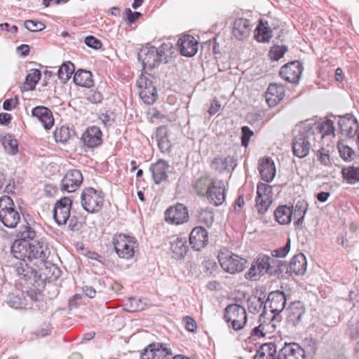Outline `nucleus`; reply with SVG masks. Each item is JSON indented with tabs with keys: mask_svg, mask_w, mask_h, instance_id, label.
<instances>
[{
	"mask_svg": "<svg viewBox=\"0 0 359 359\" xmlns=\"http://www.w3.org/2000/svg\"><path fill=\"white\" fill-rule=\"evenodd\" d=\"M126 306V310L128 312H136L144 310L147 305L142 299L130 297L128 300Z\"/></svg>",
	"mask_w": 359,
	"mask_h": 359,
	"instance_id": "50",
	"label": "nucleus"
},
{
	"mask_svg": "<svg viewBox=\"0 0 359 359\" xmlns=\"http://www.w3.org/2000/svg\"><path fill=\"white\" fill-rule=\"evenodd\" d=\"M36 236V232L34 229L30 226L29 224H27L25 225H22L18 233V239L17 240H23V241H28V240H33Z\"/></svg>",
	"mask_w": 359,
	"mask_h": 359,
	"instance_id": "49",
	"label": "nucleus"
},
{
	"mask_svg": "<svg viewBox=\"0 0 359 359\" xmlns=\"http://www.w3.org/2000/svg\"><path fill=\"white\" fill-rule=\"evenodd\" d=\"M285 35V30L279 26L271 29V39L273 38V46L271 47V60H279L288 50L287 46L283 44Z\"/></svg>",
	"mask_w": 359,
	"mask_h": 359,
	"instance_id": "8",
	"label": "nucleus"
},
{
	"mask_svg": "<svg viewBox=\"0 0 359 359\" xmlns=\"http://www.w3.org/2000/svg\"><path fill=\"white\" fill-rule=\"evenodd\" d=\"M137 85L140 90L144 89L145 87L148 88L149 86H154L153 82L145 76H141L139 77L137 81Z\"/></svg>",
	"mask_w": 359,
	"mask_h": 359,
	"instance_id": "58",
	"label": "nucleus"
},
{
	"mask_svg": "<svg viewBox=\"0 0 359 359\" xmlns=\"http://www.w3.org/2000/svg\"><path fill=\"white\" fill-rule=\"evenodd\" d=\"M269 270V257L266 255H259L246 273L245 278L251 280H257L261 276L266 274Z\"/></svg>",
	"mask_w": 359,
	"mask_h": 359,
	"instance_id": "11",
	"label": "nucleus"
},
{
	"mask_svg": "<svg viewBox=\"0 0 359 359\" xmlns=\"http://www.w3.org/2000/svg\"><path fill=\"white\" fill-rule=\"evenodd\" d=\"M190 245L196 250H200L204 248L208 242V232L203 227H195L189 236Z\"/></svg>",
	"mask_w": 359,
	"mask_h": 359,
	"instance_id": "24",
	"label": "nucleus"
},
{
	"mask_svg": "<svg viewBox=\"0 0 359 359\" xmlns=\"http://www.w3.org/2000/svg\"><path fill=\"white\" fill-rule=\"evenodd\" d=\"M140 97L142 101L147 104H152L157 98V92L155 86H149L144 89L140 90Z\"/></svg>",
	"mask_w": 359,
	"mask_h": 359,
	"instance_id": "46",
	"label": "nucleus"
},
{
	"mask_svg": "<svg viewBox=\"0 0 359 359\" xmlns=\"http://www.w3.org/2000/svg\"><path fill=\"white\" fill-rule=\"evenodd\" d=\"M14 269L19 280L30 281L33 285L37 283L38 272L28 266L27 261H18Z\"/></svg>",
	"mask_w": 359,
	"mask_h": 359,
	"instance_id": "18",
	"label": "nucleus"
},
{
	"mask_svg": "<svg viewBox=\"0 0 359 359\" xmlns=\"http://www.w3.org/2000/svg\"><path fill=\"white\" fill-rule=\"evenodd\" d=\"M28 252L27 260L39 259L40 263L43 262L49 255L48 248L39 242L35 243H30V248Z\"/></svg>",
	"mask_w": 359,
	"mask_h": 359,
	"instance_id": "31",
	"label": "nucleus"
},
{
	"mask_svg": "<svg viewBox=\"0 0 359 359\" xmlns=\"http://www.w3.org/2000/svg\"><path fill=\"white\" fill-rule=\"evenodd\" d=\"M224 318L232 329L241 330L247 322L246 311L239 304H229L225 309Z\"/></svg>",
	"mask_w": 359,
	"mask_h": 359,
	"instance_id": "6",
	"label": "nucleus"
},
{
	"mask_svg": "<svg viewBox=\"0 0 359 359\" xmlns=\"http://www.w3.org/2000/svg\"><path fill=\"white\" fill-rule=\"evenodd\" d=\"M20 220L13 200L8 196L0 198V221L8 228H14Z\"/></svg>",
	"mask_w": 359,
	"mask_h": 359,
	"instance_id": "5",
	"label": "nucleus"
},
{
	"mask_svg": "<svg viewBox=\"0 0 359 359\" xmlns=\"http://www.w3.org/2000/svg\"><path fill=\"white\" fill-rule=\"evenodd\" d=\"M83 175L79 170H69L60 182V189L62 191L74 192L81 184Z\"/></svg>",
	"mask_w": 359,
	"mask_h": 359,
	"instance_id": "15",
	"label": "nucleus"
},
{
	"mask_svg": "<svg viewBox=\"0 0 359 359\" xmlns=\"http://www.w3.org/2000/svg\"><path fill=\"white\" fill-rule=\"evenodd\" d=\"M338 125L341 134L349 138L355 135V129L359 128L357 120L351 114L339 117Z\"/></svg>",
	"mask_w": 359,
	"mask_h": 359,
	"instance_id": "21",
	"label": "nucleus"
},
{
	"mask_svg": "<svg viewBox=\"0 0 359 359\" xmlns=\"http://www.w3.org/2000/svg\"><path fill=\"white\" fill-rule=\"evenodd\" d=\"M168 168L169 165L167 162L162 159L151 165L149 170L152 173L153 180L156 184H159L161 182L167 179V170Z\"/></svg>",
	"mask_w": 359,
	"mask_h": 359,
	"instance_id": "29",
	"label": "nucleus"
},
{
	"mask_svg": "<svg viewBox=\"0 0 359 359\" xmlns=\"http://www.w3.org/2000/svg\"><path fill=\"white\" fill-rule=\"evenodd\" d=\"M252 28V26L249 20L238 18L233 23V34L238 40L243 41L248 38Z\"/></svg>",
	"mask_w": 359,
	"mask_h": 359,
	"instance_id": "26",
	"label": "nucleus"
},
{
	"mask_svg": "<svg viewBox=\"0 0 359 359\" xmlns=\"http://www.w3.org/2000/svg\"><path fill=\"white\" fill-rule=\"evenodd\" d=\"M309 128L302 122L293 130L292 151L299 158L308 156L311 149L314 151L313 148L316 147V137L311 133Z\"/></svg>",
	"mask_w": 359,
	"mask_h": 359,
	"instance_id": "2",
	"label": "nucleus"
},
{
	"mask_svg": "<svg viewBox=\"0 0 359 359\" xmlns=\"http://www.w3.org/2000/svg\"><path fill=\"white\" fill-rule=\"evenodd\" d=\"M172 358L171 350L161 343L149 344L141 355V359H172Z\"/></svg>",
	"mask_w": 359,
	"mask_h": 359,
	"instance_id": "12",
	"label": "nucleus"
},
{
	"mask_svg": "<svg viewBox=\"0 0 359 359\" xmlns=\"http://www.w3.org/2000/svg\"><path fill=\"white\" fill-rule=\"evenodd\" d=\"M242 131V145L247 147L249 144L251 136L253 135V131L248 126H243Z\"/></svg>",
	"mask_w": 359,
	"mask_h": 359,
	"instance_id": "56",
	"label": "nucleus"
},
{
	"mask_svg": "<svg viewBox=\"0 0 359 359\" xmlns=\"http://www.w3.org/2000/svg\"><path fill=\"white\" fill-rule=\"evenodd\" d=\"M3 145L6 151L9 154L14 155L18 152V142L16 140L12 138L11 135H6L4 137Z\"/></svg>",
	"mask_w": 359,
	"mask_h": 359,
	"instance_id": "52",
	"label": "nucleus"
},
{
	"mask_svg": "<svg viewBox=\"0 0 359 359\" xmlns=\"http://www.w3.org/2000/svg\"><path fill=\"white\" fill-rule=\"evenodd\" d=\"M268 22H263L262 20L259 21L255 30V39L259 42H267L269 39V32L267 27Z\"/></svg>",
	"mask_w": 359,
	"mask_h": 359,
	"instance_id": "45",
	"label": "nucleus"
},
{
	"mask_svg": "<svg viewBox=\"0 0 359 359\" xmlns=\"http://www.w3.org/2000/svg\"><path fill=\"white\" fill-rule=\"evenodd\" d=\"M285 305L286 297L283 292L279 290L271 292V313H273L271 323L276 319V316L283 311Z\"/></svg>",
	"mask_w": 359,
	"mask_h": 359,
	"instance_id": "27",
	"label": "nucleus"
},
{
	"mask_svg": "<svg viewBox=\"0 0 359 359\" xmlns=\"http://www.w3.org/2000/svg\"><path fill=\"white\" fill-rule=\"evenodd\" d=\"M203 267L206 274L211 276L216 271L217 264L214 260L208 259L203 262Z\"/></svg>",
	"mask_w": 359,
	"mask_h": 359,
	"instance_id": "55",
	"label": "nucleus"
},
{
	"mask_svg": "<svg viewBox=\"0 0 359 359\" xmlns=\"http://www.w3.org/2000/svg\"><path fill=\"white\" fill-rule=\"evenodd\" d=\"M25 27L30 32H39L46 27L41 22L33 20L25 21Z\"/></svg>",
	"mask_w": 359,
	"mask_h": 359,
	"instance_id": "54",
	"label": "nucleus"
},
{
	"mask_svg": "<svg viewBox=\"0 0 359 359\" xmlns=\"http://www.w3.org/2000/svg\"><path fill=\"white\" fill-rule=\"evenodd\" d=\"M74 82L76 85L89 88L93 86L91 72L86 70L79 69L74 76Z\"/></svg>",
	"mask_w": 359,
	"mask_h": 359,
	"instance_id": "37",
	"label": "nucleus"
},
{
	"mask_svg": "<svg viewBox=\"0 0 359 359\" xmlns=\"http://www.w3.org/2000/svg\"><path fill=\"white\" fill-rule=\"evenodd\" d=\"M288 265L289 276L294 273L297 276L304 275L306 271L307 261L304 254L294 255Z\"/></svg>",
	"mask_w": 359,
	"mask_h": 359,
	"instance_id": "28",
	"label": "nucleus"
},
{
	"mask_svg": "<svg viewBox=\"0 0 359 359\" xmlns=\"http://www.w3.org/2000/svg\"><path fill=\"white\" fill-rule=\"evenodd\" d=\"M225 189L224 182L217 180L214 185L210 189L208 193L205 194V197L209 202L215 206H218L223 203L225 200Z\"/></svg>",
	"mask_w": 359,
	"mask_h": 359,
	"instance_id": "23",
	"label": "nucleus"
},
{
	"mask_svg": "<svg viewBox=\"0 0 359 359\" xmlns=\"http://www.w3.org/2000/svg\"><path fill=\"white\" fill-rule=\"evenodd\" d=\"M74 72V65L71 62L63 63L59 68L57 72L58 78L65 83L68 81L73 72Z\"/></svg>",
	"mask_w": 359,
	"mask_h": 359,
	"instance_id": "47",
	"label": "nucleus"
},
{
	"mask_svg": "<svg viewBox=\"0 0 359 359\" xmlns=\"http://www.w3.org/2000/svg\"><path fill=\"white\" fill-rule=\"evenodd\" d=\"M180 53L187 57L194 56L198 51V44L195 38L189 34L182 36L177 43Z\"/></svg>",
	"mask_w": 359,
	"mask_h": 359,
	"instance_id": "22",
	"label": "nucleus"
},
{
	"mask_svg": "<svg viewBox=\"0 0 359 359\" xmlns=\"http://www.w3.org/2000/svg\"><path fill=\"white\" fill-rule=\"evenodd\" d=\"M184 323H185V328L189 332H194L196 331L197 328L196 323V321L189 316H186L184 318Z\"/></svg>",
	"mask_w": 359,
	"mask_h": 359,
	"instance_id": "60",
	"label": "nucleus"
},
{
	"mask_svg": "<svg viewBox=\"0 0 359 359\" xmlns=\"http://www.w3.org/2000/svg\"><path fill=\"white\" fill-rule=\"evenodd\" d=\"M168 129L166 127H159L156 132V138L159 149L163 151H168L170 149L171 144L167 137Z\"/></svg>",
	"mask_w": 359,
	"mask_h": 359,
	"instance_id": "42",
	"label": "nucleus"
},
{
	"mask_svg": "<svg viewBox=\"0 0 359 359\" xmlns=\"http://www.w3.org/2000/svg\"><path fill=\"white\" fill-rule=\"evenodd\" d=\"M84 145L94 148L102 143V132L99 127L92 126L86 129L81 137Z\"/></svg>",
	"mask_w": 359,
	"mask_h": 359,
	"instance_id": "25",
	"label": "nucleus"
},
{
	"mask_svg": "<svg viewBox=\"0 0 359 359\" xmlns=\"http://www.w3.org/2000/svg\"><path fill=\"white\" fill-rule=\"evenodd\" d=\"M258 170L261 179L266 183L259 182L257 186L255 208L260 216L264 215L269 208V158L266 157L259 162Z\"/></svg>",
	"mask_w": 359,
	"mask_h": 359,
	"instance_id": "1",
	"label": "nucleus"
},
{
	"mask_svg": "<svg viewBox=\"0 0 359 359\" xmlns=\"http://www.w3.org/2000/svg\"><path fill=\"white\" fill-rule=\"evenodd\" d=\"M350 336L352 339H359V323L350 328Z\"/></svg>",
	"mask_w": 359,
	"mask_h": 359,
	"instance_id": "64",
	"label": "nucleus"
},
{
	"mask_svg": "<svg viewBox=\"0 0 359 359\" xmlns=\"http://www.w3.org/2000/svg\"><path fill=\"white\" fill-rule=\"evenodd\" d=\"M288 265L285 261L271 259V276H276L278 278L289 276Z\"/></svg>",
	"mask_w": 359,
	"mask_h": 359,
	"instance_id": "35",
	"label": "nucleus"
},
{
	"mask_svg": "<svg viewBox=\"0 0 359 359\" xmlns=\"http://www.w3.org/2000/svg\"><path fill=\"white\" fill-rule=\"evenodd\" d=\"M189 217L187 208L182 203L170 207L165 212L166 222L177 225L187 222Z\"/></svg>",
	"mask_w": 359,
	"mask_h": 359,
	"instance_id": "14",
	"label": "nucleus"
},
{
	"mask_svg": "<svg viewBox=\"0 0 359 359\" xmlns=\"http://www.w3.org/2000/svg\"><path fill=\"white\" fill-rule=\"evenodd\" d=\"M100 119L106 127L111 126L114 121V118L111 117V114H109L107 113L101 114L100 116Z\"/></svg>",
	"mask_w": 359,
	"mask_h": 359,
	"instance_id": "61",
	"label": "nucleus"
},
{
	"mask_svg": "<svg viewBox=\"0 0 359 359\" xmlns=\"http://www.w3.org/2000/svg\"><path fill=\"white\" fill-rule=\"evenodd\" d=\"M126 13L127 19L130 24L134 22L141 15L139 12H132L130 8L126 9Z\"/></svg>",
	"mask_w": 359,
	"mask_h": 359,
	"instance_id": "63",
	"label": "nucleus"
},
{
	"mask_svg": "<svg viewBox=\"0 0 359 359\" xmlns=\"http://www.w3.org/2000/svg\"><path fill=\"white\" fill-rule=\"evenodd\" d=\"M271 337V353L276 359H305V351L297 343H284L282 339Z\"/></svg>",
	"mask_w": 359,
	"mask_h": 359,
	"instance_id": "3",
	"label": "nucleus"
},
{
	"mask_svg": "<svg viewBox=\"0 0 359 359\" xmlns=\"http://www.w3.org/2000/svg\"><path fill=\"white\" fill-rule=\"evenodd\" d=\"M276 220L280 224L290 223L292 217V209L287 205H280L274 211Z\"/></svg>",
	"mask_w": 359,
	"mask_h": 359,
	"instance_id": "36",
	"label": "nucleus"
},
{
	"mask_svg": "<svg viewBox=\"0 0 359 359\" xmlns=\"http://www.w3.org/2000/svg\"><path fill=\"white\" fill-rule=\"evenodd\" d=\"M285 90L283 86L271 83V108L278 104L285 97Z\"/></svg>",
	"mask_w": 359,
	"mask_h": 359,
	"instance_id": "40",
	"label": "nucleus"
},
{
	"mask_svg": "<svg viewBox=\"0 0 359 359\" xmlns=\"http://www.w3.org/2000/svg\"><path fill=\"white\" fill-rule=\"evenodd\" d=\"M308 209V203L304 200H299L292 209V216L297 219L294 224L297 226L302 225L304 216Z\"/></svg>",
	"mask_w": 359,
	"mask_h": 359,
	"instance_id": "38",
	"label": "nucleus"
},
{
	"mask_svg": "<svg viewBox=\"0 0 359 359\" xmlns=\"http://www.w3.org/2000/svg\"><path fill=\"white\" fill-rule=\"evenodd\" d=\"M234 165V159L229 156L226 157L217 156L211 164L212 168L220 173L224 171H230Z\"/></svg>",
	"mask_w": 359,
	"mask_h": 359,
	"instance_id": "34",
	"label": "nucleus"
},
{
	"mask_svg": "<svg viewBox=\"0 0 359 359\" xmlns=\"http://www.w3.org/2000/svg\"><path fill=\"white\" fill-rule=\"evenodd\" d=\"M303 67L298 61H293L283 66L280 70V76L285 81L296 83L299 81Z\"/></svg>",
	"mask_w": 359,
	"mask_h": 359,
	"instance_id": "17",
	"label": "nucleus"
},
{
	"mask_svg": "<svg viewBox=\"0 0 359 359\" xmlns=\"http://www.w3.org/2000/svg\"><path fill=\"white\" fill-rule=\"evenodd\" d=\"M29 248V241L16 239L11 248V251L13 257L19 261H27Z\"/></svg>",
	"mask_w": 359,
	"mask_h": 359,
	"instance_id": "30",
	"label": "nucleus"
},
{
	"mask_svg": "<svg viewBox=\"0 0 359 359\" xmlns=\"http://www.w3.org/2000/svg\"><path fill=\"white\" fill-rule=\"evenodd\" d=\"M218 260L222 269L231 274L243 271L248 263L245 259L226 250L219 252Z\"/></svg>",
	"mask_w": 359,
	"mask_h": 359,
	"instance_id": "4",
	"label": "nucleus"
},
{
	"mask_svg": "<svg viewBox=\"0 0 359 359\" xmlns=\"http://www.w3.org/2000/svg\"><path fill=\"white\" fill-rule=\"evenodd\" d=\"M221 108V104L219 101L214 100L211 104L210 107L208 109V113L210 115L212 116L217 114Z\"/></svg>",
	"mask_w": 359,
	"mask_h": 359,
	"instance_id": "62",
	"label": "nucleus"
},
{
	"mask_svg": "<svg viewBox=\"0 0 359 359\" xmlns=\"http://www.w3.org/2000/svg\"><path fill=\"white\" fill-rule=\"evenodd\" d=\"M217 181L209 175H203L196 180L194 188L198 195L205 196Z\"/></svg>",
	"mask_w": 359,
	"mask_h": 359,
	"instance_id": "32",
	"label": "nucleus"
},
{
	"mask_svg": "<svg viewBox=\"0 0 359 359\" xmlns=\"http://www.w3.org/2000/svg\"><path fill=\"white\" fill-rule=\"evenodd\" d=\"M41 76V74L39 69H31L25 78L22 90L25 91L34 90Z\"/></svg>",
	"mask_w": 359,
	"mask_h": 359,
	"instance_id": "39",
	"label": "nucleus"
},
{
	"mask_svg": "<svg viewBox=\"0 0 359 359\" xmlns=\"http://www.w3.org/2000/svg\"><path fill=\"white\" fill-rule=\"evenodd\" d=\"M170 250L175 259L183 258L188 250L187 238L177 237L170 241Z\"/></svg>",
	"mask_w": 359,
	"mask_h": 359,
	"instance_id": "33",
	"label": "nucleus"
},
{
	"mask_svg": "<svg viewBox=\"0 0 359 359\" xmlns=\"http://www.w3.org/2000/svg\"><path fill=\"white\" fill-rule=\"evenodd\" d=\"M269 301V294L267 296L265 302H264L261 297H254L249 300L248 309L251 313L259 312L263 308V313L262 315L266 313V304Z\"/></svg>",
	"mask_w": 359,
	"mask_h": 359,
	"instance_id": "44",
	"label": "nucleus"
},
{
	"mask_svg": "<svg viewBox=\"0 0 359 359\" xmlns=\"http://www.w3.org/2000/svg\"><path fill=\"white\" fill-rule=\"evenodd\" d=\"M84 42L86 46L95 50H98L102 46L101 41L93 36L86 37Z\"/></svg>",
	"mask_w": 359,
	"mask_h": 359,
	"instance_id": "57",
	"label": "nucleus"
},
{
	"mask_svg": "<svg viewBox=\"0 0 359 359\" xmlns=\"http://www.w3.org/2000/svg\"><path fill=\"white\" fill-rule=\"evenodd\" d=\"M162 50H158L154 46L144 47L140 50L138 54L139 60L142 61V67L144 69L147 68L151 69L158 65L162 59H161Z\"/></svg>",
	"mask_w": 359,
	"mask_h": 359,
	"instance_id": "10",
	"label": "nucleus"
},
{
	"mask_svg": "<svg viewBox=\"0 0 359 359\" xmlns=\"http://www.w3.org/2000/svg\"><path fill=\"white\" fill-rule=\"evenodd\" d=\"M291 241L287 238L286 244L280 248L271 251V259L284 258L289 253L290 250Z\"/></svg>",
	"mask_w": 359,
	"mask_h": 359,
	"instance_id": "53",
	"label": "nucleus"
},
{
	"mask_svg": "<svg viewBox=\"0 0 359 359\" xmlns=\"http://www.w3.org/2000/svg\"><path fill=\"white\" fill-rule=\"evenodd\" d=\"M337 149L341 158L345 161H351L356 157L354 150L347 145L344 140L339 141Z\"/></svg>",
	"mask_w": 359,
	"mask_h": 359,
	"instance_id": "43",
	"label": "nucleus"
},
{
	"mask_svg": "<svg viewBox=\"0 0 359 359\" xmlns=\"http://www.w3.org/2000/svg\"><path fill=\"white\" fill-rule=\"evenodd\" d=\"M32 116L40 121L46 130L50 129L54 124L52 111L44 106H37L33 108Z\"/></svg>",
	"mask_w": 359,
	"mask_h": 359,
	"instance_id": "20",
	"label": "nucleus"
},
{
	"mask_svg": "<svg viewBox=\"0 0 359 359\" xmlns=\"http://www.w3.org/2000/svg\"><path fill=\"white\" fill-rule=\"evenodd\" d=\"M265 348L269 351V344L264 343L261 346L257 354L254 356V359H269V353L268 355L264 352Z\"/></svg>",
	"mask_w": 359,
	"mask_h": 359,
	"instance_id": "59",
	"label": "nucleus"
},
{
	"mask_svg": "<svg viewBox=\"0 0 359 359\" xmlns=\"http://www.w3.org/2000/svg\"><path fill=\"white\" fill-rule=\"evenodd\" d=\"M198 219L200 223L210 227L214 222L213 212L208 208L203 209L199 212Z\"/></svg>",
	"mask_w": 359,
	"mask_h": 359,
	"instance_id": "51",
	"label": "nucleus"
},
{
	"mask_svg": "<svg viewBox=\"0 0 359 359\" xmlns=\"http://www.w3.org/2000/svg\"><path fill=\"white\" fill-rule=\"evenodd\" d=\"M113 243L115 251L120 257L130 259L133 257L136 243L134 238L125 234L115 235Z\"/></svg>",
	"mask_w": 359,
	"mask_h": 359,
	"instance_id": "9",
	"label": "nucleus"
},
{
	"mask_svg": "<svg viewBox=\"0 0 359 359\" xmlns=\"http://www.w3.org/2000/svg\"><path fill=\"white\" fill-rule=\"evenodd\" d=\"M102 192L88 187L83 189L81 196V203L83 209L90 213L98 212L103 205Z\"/></svg>",
	"mask_w": 359,
	"mask_h": 359,
	"instance_id": "7",
	"label": "nucleus"
},
{
	"mask_svg": "<svg viewBox=\"0 0 359 359\" xmlns=\"http://www.w3.org/2000/svg\"><path fill=\"white\" fill-rule=\"evenodd\" d=\"M74 134V131L70 130L68 127L62 126L60 128L55 130L54 137L57 142L65 143L67 142Z\"/></svg>",
	"mask_w": 359,
	"mask_h": 359,
	"instance_id": "48",
	"label": "nucleus"
},
{
	"mask_svg": "<svg viewBox=\"0 0 359 359\" xmlns=\"http://www.w3.org/2000/svg\"><path fill=\"white\" fill-rule=\"evenodd\" d=\"M41 264L42 266L39 267L37 281L52 282L56 280L60 277L61 271L55 264L46 262V260L41 263Z\"/></svg>",
	"mask_w": 359,
	"mask_h": 359,
	"instance_id": "19",
	"label": "nucleus"
},
{
	"mask_svg": "<svg viewBox=\"0 0 359 359\" xmlns=\"http://www.w3.org/2000/svg\"><path fill=\"white\" fill-rule=\"evenodd\" d=\"M304 126L309 128V131L314 137H316V140L318 139L322 140L325 135H329L334 133V128L333 122L327 119L323 122H316L313 120H306L304 121Z\"/></svg>",
	"mask_w": 359,
	"mask_h": 359,
	"instance_id": "13",
	"label": "nucleus"
},
{
	"mask_svg": "<svg viewBox=\"0 0 359 359\" xmlns=\"http://www.w3.org/2000/svg\"><path fill=\"white\" fill-rule=\"evenodd\" d=\"M341 174L344 180L350 184L359 182V167L351 165L343 168Z\"/></svg>",
	"mask_w": 359,
	"mask_h": 359,
	"instance_id": "41",
	"label": "nucleus"
},
{
	"mask_svg": "<svg viewBox=\"0 0 359 359\" xmlns=\"http://www.w3.org/2000/svg\"><path fill=\"white\" fill-rule=\"evenodd\" d=\"M72 201L68 197H64L56 202L53 217L58 225L65 224L70 217Z\"/></svg>",
	"mask_w": 359,
	"mask_h": 359,
	"instance_id": "16",
	"label": "nucleus"
}]
</instances>
